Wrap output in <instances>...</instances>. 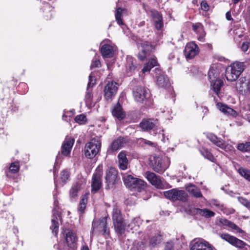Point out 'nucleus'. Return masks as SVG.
Returning <instances> with one entry per match:
<instances>
[{"label":"nucleus","instance_id":"obj_22","mask_svg":"<svg viewBox=\"0 0 250 250\" xmlns=\"http://www.w3.org/2000/svg\"><path fill=\"white\" fill-rule=\"evenodd\" d=\"M192 29L198 35V40L200 42H204L206 33L203 25L200 23L193 24Z\"/></svg>","mask_w":250,"mask_h":250},{"label":"nucleus","instance_id":"obj_12","mask_svg":"<svg viewBox=\"0 0 250 250\" xmlns=\"http://www.w3.org/2000/svg\"><path fill=\"white\" fill-rule=\"evenodd\" d=\"M137 46L140 50V52L138 55V58L140 60L143 61L148 55L152 46L149 42H143L140 43L138 42Z\"/></svg>","mask_w":250,"mask_h":250},{"label":"nucleus","instance_id":"obj_50","mask_svg":"<svg viewBox=\"0 0 250 250\" xmlns=\"http://www.w3.org/2000/svg\"><path fill=\"white\" fill-rule=\"evenodd\" d=\"M145 64L148 65V67L150 70L153 67L157 66L158 65V62L156 59L152 58L150 59L148 62L146 63Z\"/></svg>","mask_w":250,"mask_h":250},{"label":"nucleus","instance_id":"obj_53","mask_svg":"<svg viewBox=\"0 0 250 250\" xmlns=\"http://www.w3.org/2000/svg\"><path fill=\"white\" fill-rule=\"evenodd\" d=\"M230 228L236 230L237 232H239L242 234H244L245 233V231L243 230H242L238 226L233 223L232 224H231Z\"/></svg>","mask_w":250,"mask_h":250},{"label":"nucleus","instance_id":"obj_1","mask_svg":"<svg viewBox=\"0 0 250 250\" xmlns=\"http://www.w3.org/2000/svg\"><path fill=\"white\" fill-rule=\"evenodd\" d=\"M219 67V65L213 64L211 65L208 73V77L211 83L213 91L218 97L220 98L222 96L220 89L223 85V82L219 79L220 73Z\"/></svg>","mask_w":250,"mask_h":250},{"label":"nucleus","instance_id":"obj_43","mask_svg":"<svg viewBox=\"0 0 250 250\" xmlns=\"http://www.w3.org/2000/svg\"><path fill=\"white\" fill-rule=\"evenodd\" d=\"M201 152L202 155L207 159L209 160L211 162H213L215 158L212 154L209 152L207 149H203Z\"/></svg>","mask_w":250,"mask_h":250},{"label":"nucleus","instance_id":"obj_46","mask_svg":"<svg viewBox=\"0 0 250 250\" xmlns=\"http://www.w3.org/2000/svg\"><path fill=\"white\" fill-rule=\"evenodd\" d=\"M238 200L239 202L243 205L244 206H245L246 208H247L248 209L250 210V201L247 200L246 198H244L242 197H238Z\"/></svg>","mask_w":250,"mask_h":250},{"label":"nucleus","instance_id":"obj_61","mask_svg":"<svg viewBox=\"0 0 250 250\" xmlns=\"http://www.w3.org/2000/svg\"><path fill=\"white\" fill-rule=\"evenodd\" d=\"M81 250H89V249L87 246H83Z\"/></svg>","mask_w":250,"mask_h":250},{"label":"nucleus","instance_id":"obj_48","mask_svg":"<svg viewBox=\"0 0 250 250\" xmlns=\"http://www.w3.org/2000/svg\"><path fill=\"white\" fill-rule=\"evenodd\" d=\"M86 117L83 114H81L79 115H77L75 118V121L76 122L79 123V124H83L86 122Z\"/></svg>","mask_w":250,"mask_h":250},{"label":"nucleus","instance_id":"obj_64","mask_svg":"<svg viewBox=\"0 0 250 250\" xmlns=\"http://www.w3.org/2000/svg\"><path fill=\"white\" fill-rule=\"evenodd\" d=\"M242 36H243V35H242V34H240V35H239V38H241Z\"/></svg>","mask_w":250,"mask_h":250},{"label":"nucleus","instance_id":"obj_7","mask_svg":"<svg viewBox=\"0 0 250 250\" xmlns=\"http://www.w3.org/2000/svg\"><path fill=\"white\" fill-rule=\"evenodd\" d=\"M103 176V165H99L96 168L93 175L91 183V191L96 193L101 188Z\"/></svg>","mask_w":250,"mask_h":250},{"label":"nucleus","instance_id":"obj_62","mask_svg":"<svg viewBox=\"0 0 250 250\" xmlns=\"http://www.w3.org/2000/svg\"><path fill=\"white\" fill-rule=\"evenodd\" d=\"M232 1L234 4H236L238 3L240 1V0H232Z\"/></svg>","mask_w":250,"mask_h":250},{"label":"nucleus","instance_id":"obj_63","mask_svg":"<svg viewBox=\"0 0 250 250\" xmlns=\"http://www.w3.org/2000/svg\"><path fill=\"white\" fill-rule=\"evenodd\" d=\"M66 117V116H65L64 114H63V116H62V119H63V120H64V117Z\"/></svg>","mask_w":250,"mask_h":250},{"label":"nucleus","instance_id":"obj_51","mask_svg":"<svg viewBox=\"0 0 250 250\" xmlns=\"http://www.w3.org/2000/svg\"><path fill=\"white\" fill-rule=\"evenodd\" d=\"M101 63L99 59L97 57H95L91 64L90 68L99 67Z\"/></svg>","mask_w":250,"mask_h":250},{"label":"nucleus","instance_id":"obj_31","mask_svg":"<svg viewBox=\"0 0 250 250\" xmlns=\"http://www.w3.org/2000/svg\"><path fill=\"white\" fill-rule=\"evenodd\" d=\"M125 143V139L123 137H119L117 139L115 140L112 143L110 146V148L108 151L114 152L120 149L123 146Z\"/></svg>","mask_w":250,"mask_h":250},{"label":"nucleus","instance_id":"obj_34","mask_svg":"<svg viewBox=\"0 0 250 250\" xmlns=\"http://www.w3.org/2000/svg\"><path fill=\"white\" fill-rule=\"evenodd\" d=\"M83 188L82 185L80 183H77L74 185L70 190V197L71 198H75L78 196V193Z\"/></svg>","mask_w":250,"mask_h":250},{"label":"nucleus","instance_id":"obj_21","mask_svg":"<svg viewBox=\"0 0 250 250\" xmlns=\"http://www.w3.org/2000/svg\"><path fill=\"white\" fill-rule=\"evenodd\" d=\"M150 13L156 28L158 30H160L163 27L161 14L156 10H151Z\"/></svg>","mask_w":250,"mask_h":250},{"label":"nucleus","instance_id":"obj_55","mask_svg":"<svg viewBox=\"0 0 250 250\" xmlns=\"http://www.w3.org/2000/svg\"><path fill=\"white\" fill-rule=\"evenodd\" d=\"M250 44L246 42H244L241 45V49L243 52H246L249 48Z\"/></svg>","mask_w":250,"mask_h":250},{"label":"nucleus","instance_id":"obj_36","mask_svg":"<svg viewBox=\"0 0 250 250\" xmlns=\"http://www.w3.org/2000/svg\"><path fill=\"white\" fill-rule=\"evenodd\" d=\"M88 195L84 194L81 198L78 207V211L82 214L84 212L87 202Z\"/></svg>","mask_w":250,"mask_h":250},{"label":"nucleus","instance_id":"obj_52","mask_svg":"<svg viewBox=\"0 0 250 250\" xmlns=\"http://www.w3.org/2000/svg\"><path fill=\"white\" fill-rule=\"evenodd\" d=\"M96 83V79L93 76L92 74H90L89 76V82L87 84V88L89 89L90 87L93 86V85Z\"/></svg>","mask_w":250,"mask_h":250},{"label":"nucleus","instance_id":"obj_59","mask_svg":"<svg viewBox=\"0 0 250 250\" xmlns=\"http://www.w3.org/2000/svg\"><path fill=\"white\" fill-rule=\"evenodd\" d=\"M142 141V142L145 144H146V145H148L149 146H153L154 145V143L151 141H148V140H145V139H142L141 140Z\"/></svg>","mask_w":250,"mask_h":250},{"label":"nucleus","instance_id":"obj_44","mask_svg":"<svg viewBox=\"0 0 250 250\" xmlns=\"http://www.w3.org/2000/svg\"><path fill=\"white\" fill-rule=\"evenodd\" d=\"M213 205L216 207H218L221 210H222L224 213H233L234 212V210L233 209H230L229 211H228V209L225 208L223 205H220L219 203L216 201H214V203L213 204Z\"/></svg>","mask_w":250,"mask_h":250},{"label":"nucleus","instance_id":"obj_24","mask_svg":"<svg viewBox=\"0 0 250 250\" xmlns=\"http://www.w3.org/2000/svg\"><path fill=\"white\" fill-rule=\"evenodd\" d=\"M112 114L119 120L121 121L124 119L125 117V112L123 110L121 104L118 102L115 105L112 110Z\"/></svg>","mask_w":250,"mask_h":250},{"label":"nucleus","instance_id":"obj_23","mask_svg":"<svg viewBox=\"0 0 250 250\" xmlns=\"http://www.w3.org/2000/svg\"><path fill=\"white\" fill-rule=\"evenodd\" d=\"M194 214L203 216L205 218H210L215 215V213L208 208L201 209L199 208H193L191 210Z\"/></svg>","mask_w":250,"mask_h":250},{"label":"nucleus","instance_id":"obj_33","mask_svg":"<svg viewBox=\"0 0 250 250\" xmlns=\"http://www.w3.org/2000/svg\"><path fill=\"white\" fill-rule=\"evenodd\" d=\"M126 61V68L127 70L130 72V75H131L132 73L137 67V64L134 62V60L131 56H127Z\"/></svg>","mask_w":250,"mask_h":250},{"label":"nucleus","instance_id":"obj_35","mask_svg":"<svg viewBox=\"0 0 250 250\" xmlns=\"http://www.w3.org/2000/svg\"><path fill=\"white\" fill-rule=\"evenodd\" d=\"M124 10V9L122 8H118L116 11L115 16V19L118 24L120 25L123 28V26L125 25V24L122 19V12Z\"/></svg>","mask_w":250,"mask_h":250},{"label":"nucleus","instance_id":"obj_9","mask_svg":"<svg viewBox=\"0 0 250 250\" xmlns=\"http://www.w3.org/2000/svg\"><path fill=\"white\" fill-rule=\"evenodd\" d=\"M118 86V83L113 81L108 82L106 84L104 88V96L106 100H111L115 96L117 93Z\"/></svg>","mask_w":250,"mask_h":250},{"label":"nucleus","instance_id":"obj_37","mask_svg":"<svg viewBox=\"0 0 250 250\" xmlns=\"http://www.w3.org/2000/svg\"><path fill=\"white\" fill-rule=\"evenodd\" d=\"M178 240L170 241L167 242L165 246V250H178L179 246L177 245Z\"/></svg>","mask_w":250,"mask_h":250},{"label":"nucleus","instance_id":"obj_26","mask_svg":"<svg viewBox=\"0 0 250 250\" xmlns=\"http://www.w3.org/2000/svg\"><path fill=\"white\" fill-rule=\"evenodd\" d=\"M157 124V120L145 119L140 124L141 128L144 130H149L153 129Z\"/></svg>","mask_w":250,"mask_h":250},{"label":"nucleus","instance_id":"obj_28","mask_svg":"<svg viewBox=\"0 0 250 250\" xmlns=\"http://www.w3.org/2000/svg\"><path fill=\"white\" fill-rule=\"evenodd\" d=\"M119 167L122 170H126L128 166V160L125 152H120L118 155Z\"/></svg>","mask_w":250,"mask_h":250},{"label":"nucleus","instance_id":"obj_11","mask_svg":"<svg viewBox=\"0 0 250 250\" xmlns=\"http://www.w3.org/2000/svg\"><path fill=\"white\" fill-rule=\"evenodd\" d=\"M190 250H213V247L203 239H196L191 243Z\"/></svg>","mask_w":250,"mask_h":250},{"label":"nucleus","instance_id":"obj_47","mask_svg":"<svg viewBox=\"0 0 250 250\" xmlns=\"http://www.w3.org/2000/svg\"><path fill=\"white\" fill-rule=\"evenodd\" d=\"M20 169V166L18 163H13L9 167V171L13 173L18 172Z\"/></svg>","mask_w":250,"mask_h":250},{"label":"nucleus","instance_id":"obj_14","mask_svg":"<svg viewBox=\"0 0 250 250\" xmlns=\"http://www.w3.org/2000/svg\"><path fill=\"white\" fill-rule=\"evenodd\" d=\"M220 237L231 245L239 248L242 249L247 245L243 241L228 233L221 234Z\"/></svg>","mask_w":250,"mask_h":250},{"label":"nucleus","instance_id":"obj_19","mask_svg":"<svg viewBox=\"0 0 250 250\" xmlns=\"http://www.w3.org/2000/svg\"><path fill=\"white\" fill-rule=\"evenodd\" d=\"M74 143V140L70 137H66L63 141L62 146L61 153L65 156L70 154L71 148Z\"/></svg>","mask_w":250,"mask_h":250},{"label":"nucleus","instance_id":"obj_25","mask_svg":"<svg viewBox=\"0 0 250 250\" xmlns=\"http://www.w3.org/2000/svg\"><path fill=\"white\" fill-rule=\"evenodd\" d=\"M216 105L220 111L227 115H230L233 117L237 116V113L235 110L226 104H223L221 103H217Z\"/></svg>","mask_w":250,"mask_h":250},{"label":"nucleus","instance_id":"obj_2","mask_svg":"<svg viewBox=\"0 0 250 250\" xmlns=\"http://www.w3.org/2000/svg\"><path fill=\"white\" fill-rule=\"evenodd\" d=\"M112 220L114 229L116 233L120 235H123L126 228L120 210L117 206H114L112 210Z\"/></svg>","mask_w":250,"mask_h":250},{"label":"nucleus","instance_id":"obj_58","mask_svg":"<svg viewBox=\"0 0 250 250\" xmlns=\"http://www.w3.org/2000/svg\"><path fill=\"white\" fill-rule=\"evenodd\" d=\"M226 17L227 20L228 21H231V20H233V19L231 17L230 11H228L226 13Z\"/></svg>","mask_w":250,"mask_h":250},{"label":"nucleus","instance_id":"obj_4","mask_svg":"<svg viewBox=\"0 0 250 250\" xmlns=\"http://www.w3.org/2000/svg\"><path fill=\"white\" fill-rule=\"evenodd\" d=\"M101 148V142L95 138L87 143L84 147V154L86 158L92 159L99 152Z\"/></svg>","mask_w":250,"mask_h":250},{"label":"nucleus","instance_id":"obj_27","mask_svg":"<svg viewBox=\"0 0 250 250\" xmlns=\"http://www.w3.org/2000/svg\"><path fill=\"white\" fill-rule=\"evenodd\" d=\"M77 238L76 234L70 231L66 234L65 241L67 246L72 249H74L76 246Z\"/></svg>","mask_w":250,"mask_h":250},{"label":"nucleus","instance_id":"obj_30","mask_svg":"<svg viewBox=\"0 0 250 250\" xmlns=\"http://www.w3.org/2000/svg\"><path fill=\"white\" fill-rule=\"evenodd\" d=\"M186 189L191 195L195 198H200L203 196L200 188L195 185L189 184L186 187Z\"/></svg>","mask_w":250,"mask_h":250},{"label":"nucleus","instance_id":"obj_54","mask_svg":"<svg viewBox=\"0 0 250 250\" xmlns=\"http://www.w3.org/2000/svg\"><path fill=\"white\" fill-rule=\"evenodd\" d=\"M220 222L224 226H227L230 228L231 224L233 222L225 218H222L220 220Z\"/></svg>","mask_w":250,"mask_h":250},{"label":"nucleus","instance_id":"obj_10","mask_svg":"<svg viewBox=\"0 0 250 250\" xmlns=\"http://www.w3.org/2000/svg\"><path fill=\"white\" fill-rule=\"evenodd\" d=\"M133 96L135 101L142 103L146 99L148 94L146 89L142 86H136L132 90Z\"/></svg>","mask_w":250,"mask_h":250},{"label":"nucleus","instance_id":"obj_15","mask_svg":"<svg viewBox=\"0 0 250 250\" xmlns=\"http://www.w3.org/2000/svg\"><path fill=\"white\" fill-rule=\"evenodd\" d=\"M208 138L217 146L227 151L229 150H231L232 148V146L231 145L227 144L224 141L222 140L221 138H218L214 134H209L208 136Z\"/></svg>","mask_w":250,"mask_h":250},{"label":"nucleus","instance_id":"obj_20","mask_svg":"<svg viewBox=\"0 0 250 250\" xmlns=\"http://www.w3.org/2000/svg\"><path fill=\"white\" fill-rule=\"evenodd\" d=\"M155 72L159 76H157L156 83L160 86L163 87L167 86L169 83V79L164 73L162 72L158 68H155Z\"/></svg>","mask_w":250,"mask_h":250},{"label":"nucleus","instance_id":"obj_42","mask_svg":"<svg viewBox=\"0 0 250 250\" xmlns=\"http://www.w3.org/2000/svg\"><path fill=\"white\" fill-rule=\"evenodd\" d=\"M238 172L242 176L250 181V170L241 167L238 169Z\"/></svg>","mask_w":250,"mask_h":250},{"label":"nucleus","instance_id":"obj_40","mask_svg":"<svg viewBox=\"0 0 250 250\" xmlns=\"http://www.w3.org/2000/svg\"><path fill=\"white\" fill-rule=\"evenodd\" d=\"M146 183L144 181L137 178V181L135 183L134 188H136L138 191L141 192L145 190L146 187Z\"/></svg>","mask_w":250,"mask_h":250},{"label":"nucleus","instance_id":"obj_39","mask_svg":"<svg viewBox=\"0 0 250 250\" xmlns=\"http://www.w3.org/2000/svg\"><path fill=\"white\" fill-rule=\"evenodd\" d=\"M140 222L141 220L139 218H134L131 220V222L126 227L131 230H137L141 223Z\"/></svg>","mask_w":250,"mask_h":250},{"label":"nucleus","instance_id":"obj_5","mask_svg":"<svg viewBox=\"0 0 250 250\" xmlns=\"http://www.w3.org/2000/svg\"><path fill=\"white\" fill-rule=\"evenodd\" d=\"M165 197L172 201H180L186 202L187 201L188 195L186 192L183 190H179L177 188L164 192Z\"/></svg>","mask_w":250,"mask_h":250},{"label":"nucleus","instance_id":"obj_29","mask_svg":"<svg viewBox=\"0 0 250 250\" xmlns=\"http://www.w3.org/2000/svg\"><path fill=\"white\" fill-rule=\"evenodd\" d=\"M123 179L126 187L131 188H134L135 183L137 181V178L126 173L123 175Z\"/></svg>","mask_w":250,"mask_h":250},{"label":"nucleus","instance_id":"obj_6","mask_svg":"<svg viewBox=\"0 0 250 250\" xmlns=\"http://www.w3.org/2000/svg\"><path fill=\"white\" fill-rule=\"evenodd\" d=\"M150 159L153 169L158 173H163L168 167V165L166 163L168 160L166 157L154 155Z\"/></svg>","mask_w":250,"mask_h":250},{"label":"nucleus","instance_id":"obj_32","mask_svg":"<svg viewBox=\"0 0 250 250\" xmlns=\"http://www.w3.org/2000/svg\"><path fill=\"white\" fill-rule=\"evenodd\" d=\"M101 52L104 57L110 58L113 54V47L109 44H104L101 47Z\"/></svg>","mask_w":250,"mask_h":250},{"label":"nucleus","instance_id":"obj_18","mask_svg":"<svg viewBox=\"0 0 250 250\" xmlns=\"http://www.w3.org/2000/svg\"><path fill=\"white\" fill-rule=\"evenodd\" d=\"M146 177L147 180L157 188H161L163 187L162 181L159 176L156 175L154 173L147 171L146 173Z\"/></svg>","mask_w":250,"mask_h":250},{"label":"nucleus","instance_id":"obj_49","mask_svg":"<svg viewBox=\"0 0 250 250\" xmlns=\"http://www.w3.org/2000/svg\"><path fill=\"white\" fill-rule=\"evenodd\" d=\"M69 177V172L66 170H63L61 174V179L62 182L64 184Z\"/></svg>","mask_w":250,"mask_h":250},{"label":"nucleus","instance_id":"obj_13","mask_svg":"<svg viewBox=\"0 0 250 250\" xmlns=\"http://www.w3.org/2000/svg\"><path fill=\"white\" fill-rule=\"evenodd\" d=\"M58 202L55 200H54V208L53 210V215L51 220V226H50V229L52 230V232L57 235L58 232L59 227V216L58 214V210L57 207H58Z\"/></svg>","mask_w":250,"mask_h":250},{"label":"nucleus","instance_id":"obj_45","mask_svg":"<svg viewBox=\"0 0 250 250\" xmlns=\"http://www.w3.org/2000/svg\"><path fill=\"white\" fill-rule=\"evenodd\" d=\"M93 95L92 90L87 88V92L85 96V101L86 104H90L92 100Z\"/></svg>","mask_w":250,"mask_h":250},{"label":"nucleus","instance_id":"obj_16","mask_svg":"<svg viewBox=\"0 0 250 250\" xmlns=\"http://www.w3.org/2000/svg\"><path fill=\"white\" fill-rule=\"evenodd\" d=\"M199 53V47L194 42L188 43L185 48L184 53L186 57L188 59H192Z\"/></svg>","mask_w":250,"mask_h":250},{"label":"nucleus","instance_id":"obj_8","mask_svg":"<svg viewBox=\"0 0 250 250\" xmlns=\"http://www.w3.org/2000/svg\"><path fill=\"white\" fill-rule=\"evenodd\" d=\"M118 177V171L114 167L108 168L105 172V188L110 189L114 187L116 184Z\"/></svg>","mask_w":250,"mask_h":250},{"label":"nucleus","instance_id":"obj_57","mask_svg":"<svg viewBox=\"0 0 250 250\" xmlns=\"http://www.w3.org/2000/svg\"><path fill=\"white\" fill-rule=\"evenodd\" d=\"M148 65H146L145 64L144 65V66L143 67V68L142 69V72L143 73V74H145L146 73V72H149L150 71V69H149V68L148 67Z\"/></svg>","mask_w":250,"mask_h":250},{"label":"nucleus","instance_id":"obj_41","mask_svg":"<svg viewBox=\"0 0 250 250\" xmlns=\"http://www.w3.org/2000/svg\"><path fill=\"white\" fill-rule=\"evenodd\" d=\"M237 149L243 152H250V142L238 144Z\"/></svg>","mask_w":250,"mask_h":250},{"label":"nucleus","instance_id":"obj_3","mask_svg":"<svg viewBox=\"0 0 250 250\" xmlns=\"http://www.w3.org/2000/svg\"><path fill=\"white\" fill-rule=\"evenodd\" d=\"M244 70V64L243 62H234L226 68V78L229 81H235L238 79Z\"/></svg>","mask_w":250,"mask_h":250},{"label":"nucleus","instance_id":"obj_38","mask_svg":"<svg viewBox=\"0 0 250 250\" xmlns=\"http://www.w3.org/2000/svg\"><path fill=\"white\" fill-rule=\"evenodd\" d=\"M163 240L162 236L157 234L153 236L150 240L149 244L153 247H154L161 243Z\"/></svg>","mask_w":250,"mask_h":250},{"label":"nucleus","instance_id":"obj_17","mask_svg":"<svg viewBox=\"0 0 250 250\" xmlns=\"http://www.w3.org/2000/svg\"><path fill=\"white\" fill-rule=\"evenodd\" d=\"M106 224V219L105 218H102L99 221H93L91 230V236H93L96 230L100 231H103L104 233H106L107 230Z\"/></svg>","mask_w":250,"mask_h":250},{"label":"nucleus","instance_id":"obj_56","mask_svg":"<svg viewBox=\"0 0 250 250\" xmlns=\"http://www.w3.org/2000/svg\"><path fill=\"white\" fill-rule=\"evenodd\" d=\"M201 8L204 11H208V5L205 0H203L201 3Z\"/></svg>","mask_w":250,"mask_h":250},{"label":"nucleus","instance_id":"obj_60","mask_svg":"<svg viewBox=\"0 0 250 250\" xmlns=\"http://www.w3.org/2000/svg\"><path fill=\"white\" fill-rule=\"evenodd\" d=\"M174 57H175V55L173 52L170 53L168 57V58L169 60H172L173 58H174Z\"/></svg>","mask_w":250,"mask_h":250}]
</instances>
